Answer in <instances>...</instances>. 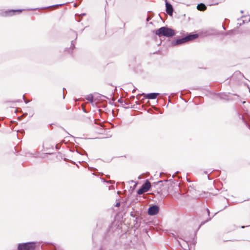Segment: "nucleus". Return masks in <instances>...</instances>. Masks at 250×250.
Here are the masks:
<instances>
[{
	"mask_svg": "<svg viewBox=\"0 0 250 250\" xmlns=\"http://www.w3.org/2000/svg\"><path fill=\"white\" fill-rule=\"evenodd\" d=\"M61 248L60 246L56 244L45 242H29L20 243L18 245L17 250H35L36 249L41 250L50 249V250H57Z\"/></svg>",
	"mask_w": 250,
	"mask_h": 250,
	"instance_id": "obj_1",
	"label": "nucleus"
},
{
	"mask_svg": "<svg viewBox=\"0 0 250 250\" xmlns=\"http://www.w3.org/2000/svg\"><path fill=\"white\" fill-rule=\"evenodd\" d=\"M155 34L159 37L164 36L169 38L174 36L176 33L173 29L167 26H163L155 30Z\"/></svg>",
	"mask_w": 250,
	"mask_h": 250,
	"instance_id": "obj_2",
	"label": "nucleus"
},
{
	"mask_svg": "<svg viewBox=\"0 0 250 250\" xmlns=\"http://www.w3.org/2000/svg\"><path fill=\"white\" fill-rule=\"evenodd\" d=\"M110 238L108 234H105L104 236L102 238L101 243V247L99 250H104L106 249V247L110 244Z\"/></svg>",
	"mask_w": 250,
	"mask_h": 250,
	"instance_id": "obj_3",
	"label": "nucleus"
},
{
	"mask_svg": "<svg viewBox=\"0 0 250 250\" xmlns=\"http://www.w3.org/2000/svg\"><path fill=\"white\" fill-rule=\"evenodd\" d=\"M160 210L159 207L157 205H153L150 206L147 210L148 215L153 216L157 214Z\"/></svg>",
	"mask_w": 250,
	"mask_h": 250,
	"instance_id": "obj_4",
	"label": "nucleus"
},
{
	"mask_svg": "<svg viewBox=\"0 0 250 250\" xmlns=\"http://www.w3.org/2000/svg\"><path fill=\"white\" fill-rule=\"evenodd\" d=\"M22 9H10L0 13V15L3 17L11 16L16 15L17 13H20L22 12Z\"/></svg>",
	"mask_w": 250,
	"mask_h": 250,
	"instance_id": "obj_5",
	"label": "nucleus"
},
{
	"mask_svg": "<svg viewBox=\"0 0 250 250\" xmlns=\"http://www.w3.org/2000/svg\"><path fill=\"white\" fill-rule=\"evenodd\" d=\"M166 11L169 16H172L173 13V8L170 3L168 2L167 0H165Z\"/></svg>",
	"mask_w": 250,
	"mask_h": 250,
	"instance_id": "obj_6",
	"label": "nucleus"
},
{
	"mask_svg": "<svg viewBox=\"0 0 250 250\" xmlns=\"http://www.w3.org/2000/svg\"><path fill=\"white\" fill-rule=\"evenodd\" d=\"M187 42L184 37L180 39H175L171 42V46H174Z\"/></svg>",
	"mask_w": 250,
	"mask_h": 250,
	"instance_id": "obj_7",
	"label": "nucleus"
},
{
	"mask_svg": "<svg viewBox=\"0 0 250 250\" xmlns=\"http://www.w3.org/2000/svg\"><path fill=\"white\" fill-rule=\"evenodd\" d=\"M198 34L191 33L188 34L187 36L184 37V38L186 42H188L197 39V38H198Z\"/></svg>",
	"mask_w": 250,
	"mask_h": 250,
	"instance_id": "obj_8",
	"label": "nucleus"
},
{
	"mask_svg": "<svg viewBox=\"0 0 250 250\" xmlns=\"http://www.w3.org/2000/svg\"><path fill=\"white\" fill-rule=\"evenodd\" d=\"M144 95V97L146 99H155L157 98V96L160 95L159 93H150L148 94H145L143 93L142 94Z\"/></svg>",
	"mask_w": 250,
	"mask_h": 250,
	"instance_id": "obj_9",
	"label": "nucleus"
},
{
	"mask_svg": "<svg viewBox=\"0 0 250 250\" xmlns=\"http://www.w3.org/2000/svg\"><path fill=\"white\" fill-rule=\"evenodd\" d=\"M205 210H206V211H207V212L208 216V219H207L205 221H202V222L201 223V224H200V226H199V228H198V229H199V228H200L201 226H202V225H204L206 223H207V222H208L210 220H211V219H212V218H213V217H214V216L217 214V213H214V214L212 217H210V211H209V209H208V208H205Z\"/></svg>",
	"mask_w": 250,
	"mask_h": 250,
	"instance_id": "obj_10",
	"label": "nucleus"
},
{
	"mask_svg": "<svg viewBox=\"0 0 250 250\" xmlns=\"http://www.w3.org/2000/svg\"><path fill=\"white\" fill-rule=\"evenodd\" d=\"M141 187L144 188L146 191L147 192L150 190L151 185L150 182L147 179L145 181V183L141 186Z\"/></svg>",
	"mask_w": 250,
	"mask_h": 250,
	"instance_id": "obj_11",
	"label": "nucleus"
},
{
	"mask_svg": "<svg viewBox=\"0 0 250 250\" xmlns=\"http://www.w3.org/2000/svg\"><path fill=\"white\" fill-rule=\"evenodd\" d=\"M245 18L244 20H242V23H238L239 26H241L242 24L245 23V22H250V16H247L246 15H243L240 18L237 19L238 21L240 20L241 19Z\"/></svg>",
	"mask_w": 250,
	"mask_h": 250,
	"instance_id": "obj_12",
	"label": "nucleus"
},
{
	"mask_svg": "<svg viewBox=\"0 0 250 250\" xmlns=\"http://www.w3.org/2000/svg\"><path fill=\"white\" fill-rule=\"evenodd\" d=\"M142 218L139 216L134 218L133 220L134 227L138 228L140 227Z\"/></svg>",
	"mask_w": 250,
	"mask_h": 250,
	"instance_id": "obj_13",
	"label": "nucleus"
},
{
	"mask_svg": "<svg viewBox=\"0 0 250 250\" xmlns=\"http://www.w3.org/2000/svg\"><path fill=\"white\" fill-rule=\"evenodd\" d=\"M180 239H182L183 241H184V244L183 245H187L188 248V250H191V249H192V246H195V243H196V241H193V243H189L188 241L183 239L182 238L180 237Z\"/></svg>",
	"mask_w": 250,
	"mask_h": 250,
	"instance_id": "obj_14",
	"label": "nucleus"
},
{
	"mask_svg": "<svg viewBox=\"0 0 250 250\" xmlns=\"http://www.w3.org/2000/svg\"><path fill=\"white\" fill-rule=\"evenodd\" d=\"M168 235L169 237H172L174 238L178 243L179 245L183 249V250H187L186 248H184L183 246L181 243L178 241V237L173 233L170 232L168 234Z\"/></svg>",
	"mask_w": 250,
	"mask_h": 250,
	"instance_id": "obj_15",
	"label": "nucleus"
},
{
	"mask_svg": "<svg viewBox=\"0 0 250 250\" xmlns=\"http://www.w3.org/2000/svg\"><path fill=\"white\" fill-rule=\"evenodd\" d=\"M197 9L199 11H203L207 9V6L203 3L198 4L197 6Z\"/></svg>",
	"mask_w": 250,
	"mask_h": 250,
	"instance_id": "obj_16",
	"label": "nucleus"
},
{
	"mask_svg": "<svg viewBox=\"0 0 250 250\" xmlns=\"http://www.w3.org/2000/svg\"><path fill=\"white\" fill-rule=\"evenodd\" d=\"M76 152L82 155H86L87 156V153L86 152V151L83 150V149L81 148H80L79 149H76Z\"/></svg>",
	"mask_w": 250,
	"mask_h": 250,
	"instance_id": "obj_17",
	"label": "nucleus"
},
{
	"mask_svg": "<svg viewBox=\"0 0 250 250\" xmlns=\"http://www.w3.org/2000/svg\"><path fill=\"white\" fill-rule=\"evenodd\" d=\"M86 99L90 103H92L93 102V96L90 94L86 96Z\"/></svg>",
	"mask_w": 250,
	"mask_h": 250,
	"instance_id": "obj_18",
	"label": "nucleus"
},
{
	"mask_svg": "<svg viewBox=\"0 0 250 250\" xmlns=\"http://www.w3.org/2000/svg\"><path fill=\"white\" fill-rule=\"evenodd\" d=\"M146 192V190L144 188H142V187H141L140 188L138 189L137 191V193L139 195H141Z\"/></svg>",
	"mask_w": 250,
	"mask_h": 250,
	"instance_id": "obj_19",
	"label": "nucleus"
},
{
	"mask_svg": "<svg viewBox=\"0 0 250 250\" xmlns=\"http://www.w3.org/2000/svg\"><path fill=\"white\" fill-rule=\"evenodd\" d=\"M139 215V213L138 211H131L130 212V216L134 218Z\"/></svg>",
	"mask_w": 250,
	"mask_h": 250,
	"instance_id": "obj_20",
	"label": "nucleus"
},
{
	"mask_svg": "<svg viewBox=\"0 0 250 250\" xmlns=\"http://www.w3.org/2000/svg\"><path fill=\"white\" fill-rule=\"evenodd\" d=\"M149 14L148 15L146 18V21H148L150 20L154 16V13L152 11H149Z\"/></svg>",
	"mask_w": 250,
	"mask_h": 250,
	"instance_id": "obj_21",
	"label": "nucleus"
},
{
	"mask_svg": "<svg viewBox=\"0 0 250 250\" xmlns=\"http://www.w3.org/2000/svg\"><path fill=\"white\" fill-rule=\"evenodd\" d=\"M130 104L129 102L128 101H124V102L123 103V104H122V107L125 108H129V106H126L127 105H128L129 104Z\"/></svg>",
	"mask_w": 250,
	"mask_h": 250,
	"instance_id": "obj_22",
	"label": "nucleus"
},
{
	"mask_svg": "<svg viewBox=\"0 0 250 250\" xmlns=\"http://www.w3.org/2000/svg\"><path fill=\"white\" fill-rule=\"evenodd\" d=\"M229 95H234V96H236L238 98H239V96L236 94H230L229 93L228 94H225V96L228 99H230V97H229Z\"/></svg>",
	"mask_w": 250,
	"mask_h": 250,
	"instance_id": "obj_23",
	"label": "nucleus"
},
{
	"mask_svg": "<svg viewBox=\"0 0 250 250\" xmlns=\"http://www.w3.org/2000/svg\"><path fill=\"white\" fill-rule=\"evenodd\" d=\"M64 4V3L60 4H56V5H54L49 6H48V7H42V8H41L42 9L52 7H54V6H62V5H63Z\"/></svg>",
	"mask_w": 250,
	"mask_h": 250,
	"instance_id": "obj_24",
	"label": "nucleus"
},
{
	"mask_svg": "<svg viewBox=\"0 0 250 250\" xmlns=\"http://www.w3.org/2000/svg\"><path fill=\"white\" fill-rule=\"evenodd\" d=\"M61 145L60 144H58L56 145V148L57 149H60L61 148Z\"/></svg>",
	"mask_w": 250,
	"mask_h": 250,
	"instance_id": "obj_25",
	"label": "nucleus"
},
{
	"mask_svg": "<svg viewBox=\"0 0 250 250\" xmlns=\"http://www.w3.org/2000/svg\"><path fill=\"white\" fill-rule=\"evenodd\" d=\"M71 48H72V49H73L75 48V44L73 41H71Z\"/></svg>",
	"mask_w": 250,
	"mask_h": 250,
	"instance_id": "obj_26",
	"label": "nucleus"
},
{
	"mask_svg": "<svg viewBox=\"0 0 250 250\" xmlns=\"http://www.w3.org/2000/svg\"><path fill=\"white\" fill-rule=\"evenodd\" d=\"M118 102L122 104H123V103L124 102V101L121 98H120L118 100Z\"/></svg>",
	"mask_w": 250,
	"mask_h": 250,
	"instance_id": "obj_27",
	"label": "nucleus"
},
{
	"mask_svg": "<svg viewBox=\"0 0 250 250\" xmlns=\"http://www.w3.org/2000/svg\"><path fill=\"white\" fill-rule=\"evenodd\" d=\"M120 205H121L120 203V202H117V203H116L115 204V206L116 207H119L120 206Z\"/></svg>",
	"mask_w": 250,
	"mask_h": 250,
	"instance_id": "obj_28",
	"label": "nucleus"
},
{
	"mask_svg": "<svg viewBox=\"0 0 250 250\" xmlns=\"http://www.w3.org/2000/svg\"><path fill=\"white\" fill-rule=\"evenodd\" d=\"M93 241H94L97 239V236L94 234L92 236Z\"/></svg>",
	"mask_w": 250,
	"mask_h": 250,
	"instance_id": "obj_29",
	"label": "nucleus"
},
{
	"mask_svg": "<svg viewBox=\"0 0 250 250\" xmlns=\"http://www.w3.org/2000/svg\"><path fill=\"white\" fill-rule=\"evenodd\" d=\"M66 91V89L65 88H63V98L64 99V91Z\"/></svg>",
	"mask_w": 250,
	"mask_h": 250,
	"instance_id": "obj_30",
	"label": "nucleus"
},
{
	"mask_svg": "<svg viewBox=\"0 0 250 250\" xmlns=\"http://www.w3.org/2000/svg\"><path fill=\"white\" fill-rule=\"evenodd\" d=\"M249 226H250V225H247V226H242L241 227V228L242 229H244V228H246V227H249Z\"/></svg>",
	"mask_w": 250,
	"mask_h": 250,
	"instance_id": "obj_31",
	"label": "nucleus"
},
{
	"mask_svg": "<svg viewBox=\"0 0 250 250\" xmlns=\"http://www.w3.org/2000/svg\"><path fill=\"white\" fill-rule=\"evenodd\" d=\"M22 98L24 101L25 103L27 104L28 102L24 99V95H23Z\"/></svg>",
	"mask_w": 250,
	"mask_h": 250,
	"instance_id": "obj_32",
	"label": "nucleus"
},
{
	"mask_svg": "<svg viewBox=\"0 0 250 250\" xmlns=\"http://www.w3.org/2000/svg\"><path fill=\"white\" fill-rule=\"evenodd\" d=\"M83 111L84 112H85V113H87V111H86V110L85 109V108H83Z\"/></svg>",
	"mask_w": 250,
	"mask_h": 250,
	"instance_id": "obj_33",
	"label": "nucleus"
},
{
	"mask_svg": "<svg viewBox=\"0 0 250 250\" xmlns=\"http://www.w3.org/2000/svg\"><path fill=\"white\" fill-rule=\"evenodd\" d=\"M78 5H79V4H77V3H75L74 4V6L75 7H77L78 6Z\"/></svg>",
	"mask_w": 250,
	"mask_h": 250,
	"instance_id": "obj_34",
	"label": "nucleus"
},
{
	"mask_svg": "<svg viewBox=\"0 0 250 250\" xmlns=\"http://www.w3.org/2000/svg\"><path fill=\"white\" fill-rule=\"evenodd\" d=\"M73 32L74 33V34H75V35H76V39H76L77 38V33H76V32Z\"/></svg>",
	"mask_w": 250,
	"mask_h": 250,
	"instance_id": "obj_35",
	"label": "nucleus"
},
{
	"mask_svg": "<svg viewBox=\"0 0 250 250\" xmlns=\"http://www.w3.org/2000/svg\"><path fill=\"white\" fill-rule=\"evenodd\" d=\"M84 15H85V13H83V14H81L80 16V17L82 16H84Z\"/></svg>",
	"mask_w": 250,
	"mask_h": 250,
	"instance_id": "obj_36",
	"label": "nucleus"
},
{
	"mask_svg": "<svg viewBox=\"0 0 250 250\" xmlns=\"http://www.w3.org/2000/svg\"><path fill=\"white\" fill-rule=\"evenodd\" d=\"M81 21V18L77 20V21L78 22H80Z\"/></svg>",
	"mask_w": 250,
	"mask_h": 250,
	"instance_id": "obj_37",
	"label": "nucleus"
},
{
	"mask_svg": "<svg viewBox=\"0 0 250 250\" xmlns=\"http://www.w3.org/2000/svg\"><path fill=\"white\" fill-rule=\"evenodd\" d=\"M218 4V3H215L214 4H210L211 5H217Z\"/></svg>",
	"mask_w": 250,
	"mask_h": 250,
	"instance_id": "obj_38",
	"label": "nucleus"
},
{
	"mask_svg": "<svg viewBox=\"0 0 250 250\" xmlns=\"http://www.w3.org/2000/svg\"><path fill=\"white\" fill-rule=\"evenodd\" d=\"M141 178V176L140 175L138 177V179H140Z\"/></svg>",
	"mask_w": 250,
	"mask_h": 250,
	"instance_id": "obj_39",
	"label": "nucleus"
},
{
	"mask_svg": "<svg viewBox=\"0 0 250 250\" xmlns=\"http://www.w3.org/2000/svg\"><path fill=\"white\" fill-rule=\"evenodd\" d=\"M240 12H241V13H244V11L243 10H241Z\"/></svg>",
	"mask_w": 250,
	"mask_h": 250,
	"instance_id": "obj_40",
	"label": "nucleus"
},
{
	"mask_svg": "<svg viewBox=\"0 0 250 250\" xmlns=\"http://www.w3.org/2000/svg\"><path fill=\"white\" fill-rule=\"evenodd\" d=\"M163 181H158V183L162 182Z\"/></svg>",
	"mask_w": 250,
	"mask_h": 250,
	"instance_id": "obj_41",
	"label": "nucleus"
},
{
	"mask_svg": "<svg viewBox=\"0 0 250 250\" xmlns=\"http://www.w3.org/2000/svg\"><path fill=\"white\" fill-rule=\"evenodd\" d=\"M136 185H137V183H135V184L134 185V187H136Z\"/></svg>",
	"mask_w": 250,
	"mask_h": 250,
	"instance_id": "obj_42",
	"label": "nucleus"
},
{
	"mask_svg": "<svg viewBox=\"0 0 250 250\" xmlns=\"http://www.w3.org/2000/svg\"><path fill=\"white\" fill-rule=\"evenodd\" d=\"M178 196H180L181 195H180V193H178Z\"/></svg>",
	"mask_w": 250,
	"mask_h": 250,
	"instance_id": "obj_43",
	"label": "nucleus"
},
{
	"mask_svg": "<svg viewBox=\"0 0 250 250\" xmlns=\"http://www.w3.org/2000/svg\"><path fill=\"white\" fill-rule=\"evenodd\" d=\"M64 131H65L66 133H67V131L66 130H64Z\"/></svg>",
	"mask_w": 250,
	"mask_h": 250,
	"instance_id": "obj_44",
	"label": "nucleus"
},
{
	"mask_svg": "<svg viewBox=\"0 0 250 250\" xmlns=\"http://www.w3.org/2000/svg\"><path fill=\"white\" fill-rule=\"evenodd\" d=\"M64 131H65L66 133H67V131L66 130H64Z\"/></svg>",
	"mask_w": 250,
	"mask_h": 250,
	"instance_id": "obj_45",
	"label": "nucleus"
},
{
	"mask_svg": "<svg viewBox=\"0 0 250 250\" xmlns=\"http://www.w3.org/2000/svg\"><path fill=\"white\" fill-rule=\"evenodd\" d=\"M64 131H65L66 133H67V131L66 130H64Z\"/></svg>",
	"mask_w": 250,
	"mask_h": 250,
	"instance_id": "obj_46",
	"label": "nucleus"
},
{
	"mask_svg": "<svg viewBox=\"0 0 250 250\" xmlns=\"http://www.w3.org/2000/svg\"><path fill=\"white\" fill-rule=\"evenodd\" d=\"M64 131H65L66 133H67V131L66 130H64Z\"/></svg>",
	"mask_w": 250,
	"mask_h": 250,
	"instance_id": "obj_47",
	"label": "nucleus"
},
{
	"mask_svg": "<svg viewBox=\"0 0 250 250\" xmlns=\"http://www.w3.org/2000/svg\"><path fill=\"white\" fill-rule=\"evenodd\" d=\"M37 8H33L32 9V10H35V9H37Z\"/></svg>",
	"mask_w": 250,
	"mask_h": 250,
	"instance_id": "obj_48",
	"label": "nucleus"
},
{
	"mask_svg": "<svg viewBox=\"0 0 250 250\" xmlns=\"http://www.w3.org/2000/svg\"><path fill=\"white\" fill-rule=\"evenodd\" d=\"M138 96H139V95H138V96H137V99H139V98L138 97Z\"/></svg>",
	"mask_w": 250,
	"mask_h": 250,
	"instance_id": "obj_49",
	"label": "nucleus"
},
{
	"mask_svg": "<svg viewBox=\"0 0 250 250\" xmlns=\"http://www.w3.org/2000/svg\"><path fill=\"white\" fill-rule=\"evenodd\" d=\"M130 182L132 183L134 182V181L133 180L131 181Z\"/></svg>",
	"mask_w": 250,
	"mask_h": 250,
	"instance_id": "obj_50",
	"label": "nucleus"
},
{
	"mask_svg": "<svg viewBox=\"0 0 250 250\" xmlns=\"http://www.w3.org/2000/svg\"><path fill=\"white\" fill-rule=\"evenodd\" d=\"M164 181L167 182V180H164Z\"/></svg>",
	"mask_w": 250,
	"mask_h": 250,
	"instance_id": "obj_51",
	"label": "nucleus"
}]
</instances>
